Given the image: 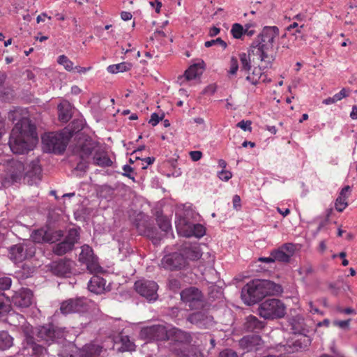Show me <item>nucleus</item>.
<instances>
[{"instance_id": "33", "label": "nucleus", "mask_w": 357, "mask_h": 357, "mask_svg": "<svg viewBox=\"0 0 357 357\" xmlns=\"http://www.w3.org/2000/svg\"><path fill=\"white\" fill-rule=\"evenodd\" d=\"M155 220L162 231L168 234L169 231H172L170 220L167 216L164 215L162 212L158 211L156 213Z\"/></svg>"}, {"instance_id": "42", "label": "nucleus", "mask_w": 357, "mask_h": 357, "mask_svg": "<svg viewBox=\"0 0 357 357\" xmlns=\"http://www.w3.org/2000/svg\"><path fill=\"white\" fill-rule=\"evenodd\" d=\"M63 236L64 234L62 230H52L47 228L46 243H55L61 241Z\"/></svg>"}, {"instance_id": "50", "label": "nucleus", "mask_w": 357, "mask_h": 357, "mask_svg": "<svg viewBox=\"0 0 357 357\" xmlns=\"http://www.w3.org/2000/svg\"><path fill=\"white\" fill-rule=\"evenodd\" d=\"M215 45H220L223 48V50H225L227 47V43L225 41H224L220 38H217L216 39H212L211 40H208L204 43V46L206 47H211Z\"/></svg>"}, {"instance_id": "31", "label": "nucleus", "mask_w": 357, "mask_h": 357, "mask_svg": "<svg viewBox=\"0 0 357 357\" xmlns=\"http://www.w3.org/2000/svg\"><path fill=\"white\" fill-rule=\"evenodd\" d=\"M96 147L95 142L91 138H87L80 146V157L82 160L89 157Z\"/></svg>"}, {"instance_id": "5", "label": "nucleus", "mask_w": 357, "mask_h": 357, "mask_svg": "<svg viewBox=\"0 0 357 357\" xmlns=\"http://www.w3.org/2000/svg\"><path fill=\"white\" fill-rule=\"evenodd\" d=\"M192 340V333L174 327L168 331L167 347L176 355L186 346L191 344Z\"/></svg>"}, {"instance_id": "53", "label": "nucleus", "mask_w": 357, "mask_h": 357, "mask_svg": "<svg viewBox=\"0 0 357 357\" xmlns=\"http://www.w3.org/2000/svg\"><path fill=\"white\" fill-rule=\"evenodd\" d=\"M12 284L11 278L9 277H2L0 278V291L8 289Z\"/></svg>"}, {"instance_id": "19", "label": "nucleus", "mask_w": 357, "mask_h": 357, "mask_svg": "<svg viewBox=\"0 0 357 357\" xmlns=\"http://www.w3.org/2000/svg\"><path fill=\"white\" fill-rule=\"evenodd\" d=\"M33 300L32 291L27 288H22L12 296L10 305L13 304L18 308H26L32 304Z\"/></svg>"}, {"instance_id": "34", "label": "nucleus", "mask_w": 357, "mask_h": 357, "mask_svg": "<svg viewBox=\"0 0 357 357\" xmlns=\"http://www.w3.org/2000/svg\"><path fill=\"white\" fill-rule=\"evenodd\" d=\"M81 228L79 227H73L68 230L66 235L64 238L67 242L73 244L75 248L80 239Z\"/></svg>"}, {"instance_id": "22", "label": "nucleus", "mask_w": 357, "mask_h": 357, "mask_svg": "<svg viewBox=\"0 0 357 357\" xmlns=\"http://www.w3.org/2000/svg\"><path fill=\"white\" fill-rule=\"evenodd\" d=\"M24 165L19 160H13L9 164L8 179L12 183L19 182L24 176Z\"/></svg>"}, {"instance_id": "30", "label": "nucleus", "mask_w": 357, "mask_h": 357, "mask_svg": "<svg viewBox=\"0 0 357 357\" xmlns=\"http://www.w3.org/2000/svg\"><path fill=\"white\" fill-rule=\"evenodd\" d=\"M177 357H204L201 349L195 345L190 344L176 354Z\"/></svg>"}, {"instance_id": "14", "label": "nucleus", "mask_w": 357, "mask_h": 357, "mask_svg": "<svg viewBox=\"0 0 357 357\" xmlns=\"http://www.w3.org/2000/svg\"><path fill=\"white\" fill-rule=\"evenodd\" d=\"M33 139L20 136L13 132L10 133L8 145L15 154H26L33 148Z\"/></svg>"}, {"instance_id": "60", "label": "nucleus", "mask_w": 357, "mask_h": 357, "mask_svg": "<svg viewBox=\"0 0 357 357\" xmlns=\"http://www.w3.org/2000/svg\"><path fill=\"white\" fill-rule=\"evenodd\" d=\"M350 321V319L347 320H335L333 321V325L342 329H347L349 328Z\"/></svg>"}, {"instance_id": "38", "label": "nucleus", "mask_w": 357, "mask_h": 357, "mask_svg": "<svg viewBox=\"0 0 357 357\" xmlns=\"http://www.w3.org/2000/svg\"><path fill=\"white\" fill-rule=\"evenodd\" d=\"M132 67V63L121 62L117 64L110 65L107 67V71L110 73H123L130 70Z\"/></svg>"}, {"instance_id": "47", "label": "nucleus", "mask_w": 357, "mask_h": 357, "mask_svg": "<svg viewBox=\"0 0 357 357\" xmlns=\"http://www.w3.org/2000/svg\"><path fill=\"white\" fill-rule=\"evenodd\" d=\"M120 342L121 343V347L119 349L120 351H128L134 349L135 344L130 340V338L128 335H121Z\"/></svg>"}, {"instance_id": "35", "label": "nucleus", "mask_w": 357, "mask_h": 357, "mask_svg": "<svg viewBox=\"0 0 357 357\" xmlns=\"http://www.w3.org/2000/svg\"><path fill=\"white\" fill-rule=\"evenodd\" d=\"M93 163L101 167H109L112 165V161L107 155L98 153L93 157Z\"/></svg>"}, {"instance_id": "6", "label": "nucleus", "mask_w": 357, "mask_h": 357, "mask_svg": "<svg viewBox=\"0 0 357 357\" xmlns=\"http://www.w3.org/2000/svg\"><path fill=\"white\" fill-rule=\"evenodd\" d=\"M258 314L264 319L274 320L283 318L286 314L284 303L278 298H268L258 307Z\"/></svg>"}, {"instance_id": "45", "label": "nucleus", "mask_w": 357, "mask_h": 357, "mask_svg": "<svg viewBox=\"0 0 357 357\" xmlns=\"http://www.w3.org/2000/svg\"><path fill=\"white\" fill-rule=\"evenodd\" d=\"M68 106H65L60 103L58 105V116L59 120L63 123H67L71 118L70 110Z\"/></svg>"}, {"instance_id": "52", "label": "nucleus", "mask_w": 357, "mask_h": 357, "mask_svg": "<svg viewBox=\"0 0 357 357\" xmlns=\"http://www.w3.org/2000/svg\"><path fill=\"white\" fill-rule=\"evenodd\" d=\"M347 199L342 198L341 197H337V199L335 200V209L338 212H342L345 209V208L347 206L348 204H347Z\"/></svg>"}, {"instance_id": "26", "label": "nucleus", "mask_w": 357, "mask_h": 357, "mask_svg": "<svg viewBox=\"0 0 357 357\" xmlns=\"http://www.w3.org/2000/svg\"><path fill=\"white\" fill-rule=\"evenodd\" d=\"M42 167L40 160H32L29 165V169L25 173V176L31 179V183H36L41 180Z\"/></svg>"}, {"instance_id": "24", "label": "nucleus", "mask_w": 357, "mask_h": 357, "mask_svg": "<svg viewBox=\"0 0 357 357\" xmlns=\"http://www.w3.org/2000/svg\"><path fill=\"white\" fill-rule=\"evenodd\" d=\"M266 322L259 320L257 317L254 315H249L246 317L244 323V329L247 332H252L259 333L265 327Z\"/></svg>"}, {"instance_id": "32", "label": "nucleus", "mask_w": 357, "mask_h": 357, "mask_svg": "<svg viewBox=\"0 0 357 357\" xmlns=\"http://www.w3.org/2000/svg\"><path fill=\"white\" fill-rule=\"evenodd\" d=\"M74 249L73 244L63 239L61 242L55 244L52 248L53 252L58 256H61Z\"/></svg>"}, {"instance_id": "7", "label": "nucleus", "mask_w": 357, "mask_h": 357, "mask_svg": "<svg viewBox=\"0 0 357 357\" xmlns=\"http://www.w3.org/2000/svg\"><path fill=\"white\" fill-rule=\"evenodd\" d=\"M181 301L191 310H202L206 305L204 294L202 291L195 287H190L181 291Z\"/></svg>"}, {"instance_id": "20", "label": "nucleus", "mask_w": 357, "mask_h": 357, "mask_svg": "<svg viewBox=\"0 0 357 357\" xmlns=\"http://www.w3.org/2000/svg\"><path fill=\"white\" fill-rule=\"evenodd\" d=\"M162 267L169 271L181 270L185 266V260L180 252L166 255L161 261Z\"/></svg>"}, {"instance_id": "63", "label": "nucleus", "mask_w": 357, "mask_h": 357, "mask_svg": "<svg viewBox=\"0 0 357 357\" xmlns=\"http://www.w3.org/2000/svg\"><path fill=\"white\" fill-rule=\"evenodd\" d=\"M162 117L163 115L162 116H159L157 113L154 112L151 114L149 123L153 126H155L160 122V121L162 120Z\"/></svg>"}, {"instance_id": "4", "label": "nucleus", "mask_w": 357, "mask_h": 357, "mask_svg": "<svg viewBox=\"0 0 357 357\" xmlns=\"http://www.w3.org/2000/svg\"><path fill=\"white\" fill-rule=\"evenodd\" d=\"M70 141L67 132H49L42 137L43 149L45 153L61 155Z\"/></svg>"}, {"instance_id": "8", "label": "nucleus", "mask_w": 357, "mask_h": 357, "mask_svg": "<svg viewBox=\"0 0 357 357\" xmlns=\"http://www.w3.org/2000/svg\"><path fill=\"white\" fill-rule=\"evenodd\" d=\"M134 289L137 294L148 303H153L158 298V284L153 280H138L134 283Z\"/></svg>"}, {"instance_id": "41", "label": "nucleus", "mask_w": 357, "mask_h": 357, "mask_svg": "<svg viewBox=\"0 0 357 357\" xmlns=\"http://www.w3.org/2000/svg\"><path fill=\"white\" fill-rule=\"evenodd\" d=\"M31 238L33 240L32 243H46L47 238V229L40 228L32 231Z\"/></svg>"}, {"instance_id": "21", "label": "nucleus", "mask_w": 357, "mask_h": 357, "mask_svg": "<svg viewBox=\"0 0 357 357\" xmlns=\"http://www.w3.org/2000/svg\"><path fill=\"white\" fill-rule=\"evenodd\" d=\"M181 254L183 256L187 264V260L195 261L202 257L199 246L197 243H190L185 242L181 248Z\"/></svg>"}, {"instance_id": "55", "label": "nucleus", "mask_w": 357, "mask_h": 357, "mask_svg": "<svg viewBox=\"0 0 357 357\" xmlns=\"http://www.w3.org/2000/svg\"><path fill=\"white\" fill-rule=\"evenodd\" d=\"M222 295V291L221 289H218L216 287H211L210 288V291L208 292L209 298H213V300L216 298H220Z\"/></svg>"}, {"instance_id": "51", "label": "nucleus", "mask_w": 357, "mask_h": 357, "mask_svg": "<svg viewBox=\"0 0 357 357\" xmlns=\"http://www.w3.org/2000/svg\"><path fill=\"white\" fill-rule=\"evenodd\" d=\"M238 68L239 66L237 58L234 56H231L230 59L229 70L227 72L228 76L236 75Z\"/></svg>"}, {"instance_id": "36", "label": "nucleus", "mask_w": 357, "mask_h": 357, "mask_svg": "<svg viewBox=\"0 0 357 357\" xmlns=\"http://www.w3.org/2000/svg\"><path fill=\"white\" fill-rule=\"evenodd\" d=\"M13 344V338L6 331H0V350H6Z\"/></svg>"}, {"instance_id": "49", "label": "nucleus", "mask_w": 357, "mask_h": 357, "mask_svg": "<svg viewBox=\"0 0 357 357\" xmlns=\"http://www.w3.org/2000/svg\"><path fill=\"white\" fill-rule=\"evenodd\" d=\"M232 36L236 39H240L243 34V26L238 23H234L231 29Z\"/></svg>"}, {"instance_id": "48", "label": "nucleus", "mask_w": 357, "mask_h": 357, "mask_svg": "<svg viewBox=\"0 0 357 357\" xmlns=\"http://www.w3.org/2000/svg\"><path fill=\"white\" fill-rule=\"evenodd\" d=\"M57 63L63 66L67 71H72L74 69L73 62L66 55H60L57 59Z\"/></svg>"}, {"instance_id": "58", "label": "nucleus", "mask_w": 357, "mask_h": 357, "mask_svg": "<svg viewBox=\"0 0 357 357\" xmlns=\"http://www.w3.org/2000/svg\"><path fill=\"white\" fill-rule=\"evenodd\" d=\"M232 176V174L230 171L222 169L218 172V177L220 180L224 181H229Z\"/></svg>"}, {"instance_id": "61", "label": "nucleus", "mask_w": 357, "mask_h": 357, "mask_svg": "<svg viewBox=\"0 0 357 357\" xmlns=\"http://www.w3.org/2000/svg\"><path fill=\"white\" fill-rule=\"evenodd\" d=\"M217 91V86L215 84H211L206 86L202 91L204 95H213Z\"/></svg>"}, {"instance_id": "27", "label": "nucleus", "mask_w": 357, "mask_h": 357, "mask_svg": "<svg viewBox=\"0 0 357 357\" xmlns=\"http://www.w3.org/2000/svg\"><path fill=\"white\" fill-rule=\"evenodd\" d=\"M101 352V347L93 344H87L79 349L77 357H100Z\"/></svg>"}, {"instance_id": "28", "label": "nucleus", "mask_w": 357, "mask_h": 357, "mask_svg": "<svg viewBox=\"0 0 357 357\" xmlns=\"http://www.w3.org/2000/svg\"><path fill=\"white\" fill-rule=\"evenodd\" d=\"M205 64L204 61L191 65L184 73L187 80H192L201 76L204 72Z\"/></svg>"}, {"instance_id": "57", "label": "nucleus", "mask_w": 357, "mask_h": 357, "mask_svg": "<svg viewBox=\"0 0 357 357\" xmlns=\"http://www.w3.org/2000/svg\"><path fill=\"white\" fill-rule=\"evenodd\" d=\"M218 357H238L237 353L231 349H225L219 354Z\"/></svg>"}, {"instance_id": "15", "label": "nucleus", "mask_w": 357, "mask_h": 357, "mask_svg": "<svg viewBox=\"0 0 357 357\" xmlns=\"http://www.w3.org/2000/svg\"><path fill=\"white\" fill-rule=\"evenodd\" d=\"M167 328L160 324L144 327L139 332L140 337L149 342L167 340Z\"/></svg>"}, {"instance_id": "37", "label": "nucleus", "mask_w": 357, "mask_h": 357, "mask_svg": "<svg viewBox=\"0 0 357 357\" xmlns=\"http://www.w3.org/2000/svg\"><path fill=\"white\" fill-rule=\"evenodd\" d=\"M68 127H69V132H67V136L70 139V138L75 134L79 132L84 128V123L82 119H77L73 120L68 125Z\"/></svg>"}, {"instance_id": "44", "label": "nucleus", "mask_w": 357, "mask_h": 357, "mask_svg": "<svg viewBox=\"0 0 357 357\" xmlns=\"http://www.w3.org/2000/svg\"><path fill=\"white\" fill-rule=\"evenodd\" d=\"M250 52H252V51H250L249 50L248 54H246L245 52H241L238 54L241 64V70H244L246 73H249L252 68Z\"/></svg>"}, {"instance_id": "3", "label": "nucleus", "mask_w": 357, "mask_h": 357, "mask_svg": "<svg viewBox=\"0 0 357 357\" xmlns=\"http://www.w3.org/2000/svg\"><path fill=\"white\" fill-rule=\"evenodd\" d=\"M281 285L268 280L255 279L241 289V298L249 306L261 301L266 296L281 293Z\"/></svg>"}, {"instance_id": "13", "label": "nucleus", "mask_w": 357, "mask_h": 357, "mask_svg": "<svg viewBox=\"0 0 357 357\" xmlns=\"http://www.w3.org/2000/svg\"><path fill=\"white\" fill-rule=\"evenodd\" d=\"M87 300L84 297H77L63 301L60 305L61 313L68 315L74 313H84L88 310Z\"/></svg>"}, {"instance_id": "43", "label": "nucleus", "mask_w": 357, "mask_h": 357, "mask_svg": "<svg viewBox=\"0 0 357 357\" xmlns=\"http://www.w3.org/2000/svg\"><path fill=\"white\" fill-rule=\"evenodd\" d=\"M271 255L273 257L274 262L278 261L279 262L288 263L291 259L290 255H287V252L280 248L272 250Z\"/></svg>"}, {"instance_id": "11", "label": "nucleus", "mask_w": 357, "mask_h": 357, "mask_svg": "<svg viewBox=\"0 0 357 357\" xmlns=\"http://www.w3.org/2000/svg\"><path fill=\"white\" fill-rule=\"evenodd\" d=\"M135 225L138 233L150 238L154 244L158 243L162 238V234L148 217L144 219L136 220Z\"/></svg>"}, {"instance_id": "25", "label": "nucleus", "mask_w": 357, "mask_h": 357, "mask_svg": "<svg viewBox=\"0 0 357 357\" xmlns=\"http://www.w3.org/2000/svg\"><path fill=\"white\" fill-rule=\"evenodd\" d=\"M88 289L96 294H103L106 291V280L94 275L88 282Z\"/></svg>"}, {"instance_id": "2", "label": "nucleus", "mask_w": 357, "mask_h": 357, "mask_svg": "<svg viewBox=\"0 0 357 357\" xmlns=\"http://www.w3.org/2000/svg\"><path fill=\"white\" fill-rule=\"evenodd\" d=\"M279 33L280 31L278 26H266L250 46V51L255 54L256 50V54L259 56V60L266 63L264 68H271L276 58L275 54L273 53V43Z\"/></svg>"}, {"instance_id": "62", "label": "nucleus", "mask_w": 357, "mask_h": 357, "mask_svg": "<svg viewBox=\"0 0 357 357\" xmlns=\"http://www.w3.org/2000/svg\"><path fill=\"white\" fill-rule=\"evenodd\" d=\"M314 271V269L311 264H307L300 268L299 273L301 274H305V275H308L312 274Z\"/></svg>"}, {"instance_id": "56", "label": "nucleus", "mask_w": 357, "mask_h": 357, "mask_svg": "<svg viewBox=\"0 0 357 357\" xmlns=\"http://www.w3.org/2000/svg\"><path fill=\"white\" fill-rule=\"evenodd\" d=\"M251 124H252L251 121L242 120L236 124V127L241 128L244 131L251 132V130H252Z\"/></svg>"}, {"instance_id": "64", "label": "nucleus", "mask_w": 357, "mask_h": 357, "mask_svg": "<svg viewBox=\"0 0 357 357\" xmlns=\"http://www.w3.org/2000/svg\"><path fill=\"white\" fill-rule=\"evenodd\" d=\"M241 199L240 196L238 195H235L232 199L233 208L237 211L239 210L241 207Z\"/></svg>"}, {"instance_id": "54", "label": "nucleus", "mask_w": 357, "mask_h": 357, "mask_svg": "<svg viewBox=\"0 0 357 357\" xmlns=\"http://www.w3.org/2000/svg\"><path fill=\"white\" fill-rule=\"evenodd\" d=\"M122 169L124 172L122 173V175L123 176L129 178L130 179L132 180L135 182V176L134 175L132 174V173H134V169L129 165H124Z\"/></svg>"}, {"instance_id": "1", "label": "nucleus", "mask_w": 357, "mask_h": 357, "mask_svg": "<svg viewBox=\"0 0 357 357\" xmlns=\"http://www.w3.org/2000/svg\"><path fill=\"white\" fill-rule=\"evenodd\" d=\"M21 330L24 337L22 354L31 357H40L45 350V348L36 343V340L49 345L63 337V331L52 324L37 328L24 324L21 326Z\"/></svg>"}, {"instance_id": "40", "label": "nucleus", "mask_w": 357, "mask_h": 357, "mask_svg": "<svg viewBox=\"0 0 357 357\" xmlns=\"http://www.w3.org/2000/svg\"><path fill=\"white\" fill-rule=\"evenodd\" d=\"M10 312V299L4 292L0 291V319L4 317Z\"/></svg>"}, {"instance_id": "10", "label": "nucleus", "mask_w": 357, "mask_h": 357, "mask_svg": "<svg viewBox=\"0 0 357 357\" xmlns=\"http://www.w3.org/2000/svg\"><path fill=\"white\" fill-rule=\"evenodd\" d=\"M176 224L178 233L185 237L195 236L200 238L206 234V228L202 225L194 224L186 218H181Z\"/></svg>"}, {"instance_id": "39", "label": "nucleus", "mask_w": 357, "mask_h": 357, "mask_svg": "<svg viewBox=\"0 0 357 357\" xmlns=\"http://www.w3.org/2000/svg\"><path fill=\"white\" fill-rule=\"evenodd\" d=\"M263 77V69L261 67H255L251 74H248L246 80L252 85H257L259 83L261 78Z\"/></svg>"}, {"instance_id": "9", "label": "nucleus", "mask_w": 357, "mask_h": 357, "mask_svg": "<svg viewBox=\"0 0 357 357\" xmlns=\"http://www.w3.org/2000/svg\"><path fill=\"white\" fill-rule=\"evenodd\" d=\"M36 250L33 243L26 242L12 245L8 250V255L13 261L19 263L33 257Z\"/></svg>"}, {"instance_id": "29", "label": "nucleus", "mask_w": 357, "mask_h": 357, "mask_svg": "<svg viewBox=\"0 0 357 357\" xmlns=\"http://www.w3.org/2000/svg\"><path fill=\"white\" fill-rule=\"evenodd\" d=\"M287 321L291 326L292 333L294 334H301L305 330L304 319L301 315L297 314L296 316L289 317Z\"/></svg>"}, {"instance_id": "18", "label": "nucleus", "mask_w": 357, "mask_h": 357, "mask_svg": "<svg viewBox=\"0 0 357 357\" xmlns=\"http://www.w3.org/2000/svg\"><path fill=\"white\" fill-rule=\"evenodd\" d=\"M187 321L199 328L207 329L214 324L213 317L205 311H197L189 314Z\"/></svg>"}, {"instance_id": "59", "label": "nucleus", "mask_w": 357, "mask_h": 357, "mask_svg": "<svg viewBox=\"0 0 357 357\" xmlns=\"http://www.w3.org/2000/svg\"><path fill=\"white\" fill-rule=\"evenodd\" d=\"M280 248L284 252H287V254L290 255V258L294 255L295 250V247L293 243H284Z\"/></svg>"}, {"instance_id": "23", "label": "nucleus", "mask_w": 357, "mask_h": 357, "mask_svg": "<svg viewBox=\"0 0 357 357\" xmlns=\"http://www.w3.org/2000/svg\"><path fill=\"white\" fill-rule=\"evenodd\" d=\"M261 337L259 335H246L242 337L239 341L241 348L247 352L257 351L261 344Z\"/></svg>"}, {"instance_id": "46", "label": "nucleus", "mask_w": 357, "mask_h": 357, "mask_svg": "<svg viewBox=\"0 0 357 357\" xmlns=\"http://www.w3.org/2000/svg\"><path fill=\"white\" fill-rule=\"evenodd\" d=\"M348 96L349 94L346 93V89L343 88L339 93H335L333 97H328L324 99L322 102L324 105L333 104L339 100H341L344 98L347 97Z\"/></svg>"}, {"instance_id": "12", "label": "nucleus", "mask_w": 357, "mask_h": 357, "mask_svg": "<svg viewBox=\"0 0 357 357\" xmlns=\"http://www.w3.org/2000/svg\"><path fill=\"white\" fill-rule=\"evenodd\" d=\"M79 261L86 265L87 270L91 273H98L102 271V268L98 263V257L94 255L92 248L89 245L84 244L81 247Z\"/></svg>"}, {"instance_id": "16", "label": "nucleus", "mask_w": 357, "mask_h": 357, "mask_svg": "<svg viewBox=\"0 0 357 357\" xmlns=\"http://www.w3.org/2000/svg\"><path fill=\"white\" fill-rule=\"evenodd\" d=\"M74 261L68 258L51 261L47 267L52 275L59 278H68L72 274Z\"/></svg>"}, {"instance_id": "17", "label": "nucleus", "mask_w": 357, "mask_h": 357, "mask_svg": "<svg viewBox=\"0 0 357 357\" xmlns=\"http://www.w3.org/2000/svg\"><path fill=\"white\" fill-rule=\"evenodd\" d=\"M11 132L33 140L38 139L36 126L29 118L20 119L13 127Z\"/></svg>"}]
</instances>
